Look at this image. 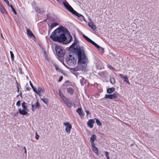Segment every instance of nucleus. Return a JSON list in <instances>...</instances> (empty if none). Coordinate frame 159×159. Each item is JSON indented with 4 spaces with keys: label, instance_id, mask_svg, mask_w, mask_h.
Here are the masks:
<instances>
[{
    "label": "nucleus",
    "instance_id": "obj_1",
    "mask_svg": "<svg viewBox=\"0 0 159 159\" xmlns=\"http://www.w3.org/2000/svg\"><path fill=\"white\" fill-rule=\"evenodd\" d=\"M50 38L54 41L63 43L67 44L71 41L72 37L70 35L68 36V39L65 35V32L63 29V27L57 28L52 32L50 36Z\"/></svg>",
    "mask_w": 159,
    "mask_h": 159
},
{
    "label": "nucleus",
    "instance_id": "obj_2",
    "mask_svg": "<svg viewBox=\"0 0 159 159\" xmlns=\"http://www.w3.org/2000/svg\"><path fill=\"white\" fill-rule=\"evenodd\" d=\"M74 51L78 58V63L82 65V66L83 69L85 68L87 66L88 59L83 48L79 47L75 48Z\"/></svg>",
    "mask_w": 159,
    "mask_h": 159
},
{
    "label": "nucleus",
    "instance_id": "obj_3",
    "mask_svg": "<svg viewBox=\"0 0 159 159\" xmlns=\"http://www.w3.org/2000/svg\"><path fill=\"white\" fill-rule=\"evenodd\" d=\"M63 4L66 8L73 14L77 16L78 17L82 16V15L76 12L73 8L67 2L65 1L63 2Z\"/></svg>",
    "mask_w": 159,
    "mask_h": 159
},
{
    "label": "nucleus",
    "instance_id": "obj_4",
    "mask_svg": "<svg viewBox=\"0 0 159 159\" xmlns=\"http://www.w3.org/2000/svg\"><path fill=\"white\" fill-rule=\"evenodd\" d=\"M21 106L22 109L20 108L18 109V111L20 114L22 115H26L28 114V110L27 109V106L26 102H23L21 103Z\"/></svg>",
    "mask_w": 159,
    "mask_h": 159
},
{
    "label": "nucleus",
    "instance_id": "obj_5",
    "mask_svg": "<svg viewBox=\"0 0 159 159\" xmlns=\"http://www.w3.org/2000/svg\"><path fill=\"white\" fill-rule=\"evenodd\" d=\"M83 37L88 42H90L92 43L93 45L96 48H97L98 50H101L102 52H104V49L101 47H100L98 45L93 41H92L90 39L88 38L87 36H85L84 34H83Z\"/></svg>",
    "mask_w": 159,
    "mask_h": 159
},
{
    "label": "nucleus",
    "instance_id": "obj_6",
    "mask_svg": "<svg viewBox=\"0 0 159 159\" xmlns=\"http://www.w3.org/2000/svg\"><path fill=\"white\" fill-rule=\"evenodd\" d=\"M66 62L70 66H74L76 63V61L75 59L73 56L72 55H69L66 59Z\"/></svg>",
    "mask_w": 159,
    "mask_h": 159
},
{
    "label": "nucleus",
    "instance_id": "obj_7",
    "mask_svg": "<svg viewBox=\"0 0 159 159\" xmlns=\"http://www.w3.org/2000/svg\"><path fill=\"white\" fill-rule=\"evenodd\" d=\"M55 50L57 55L59 57H62L64 55V51L61 49L59 47L56 46Z\"/></svg>",
    "mask_w": 159,
    "mask_h": 159
},
{
    "label": "nucleus",
    "instance_id": "obj_8",
    "mask_svg": "<svg viewBox=\"0 0 159 159\" xmlns=\"http://www.w3.org/2000/svg\"><path fill=\"white\" fill-rule=\"evenodd\" d=\"M118 96L119 95L117 93H114L111 94H106L104 98L111 99H115L117 98Z\"/></svg>",
    "mask_w": 159,
    "mask_h": 159
},
{
    "label": "nucleus",
    "instance_id": "obj_9",
    "mask_svg": "<svg viewBox=\"0 0 159 159\" xmlns=\"http://www.w3.org/2000/svg\"><path fill=\"white\" fill-rule=\"evenodd\" d=\"M63 125H65L66 127L65 128V131L67 133H70V130L72 128V125L70 124L69 122H64Z\"/></svg>",
    "mask_w": 159,
    "mask_h": 159
},
{
    "label": "nucleus",
    "instance_id": "obj_10",
    "mask_svg": "<svg viewBox=\"0 0 159 159\" xmlns=\"http://www.w3.org/2000/svg\"><path fill=\"white\" fill-rule=\"evenodd\" d=\"M58 25L59 24L57 22H52L50 24V28H49L48 29V33H50L51 30L54 27Z\"/></svg>",
    "mask_w": 159,
    "mask_h": 159
},
{
    "label": "nucleus",
    "instance_id": "obj_11",
    "mask_svg": "<svg viewBox=\"0 0 159 159\" xmlns=\"http://www.w3.org/2000/svg\"><path fill=\"white\" fill-rule=\"evenodd\" d=\"M96 139V136L95 134H93L92 135L90 138V140L91 144V145L94 146V140Z\"/></svg>",
    "mask_w": 159,
    "mask_h": 159
},
{
    "label": "nucleus",
    "instance_id": "obj_12",
    "mask_svg": "<svg viewBox=\"0 0 159 159\" xmlns=\"http://www.w3.org/2000/svg\"><path fill=\"white\" fill-rule=\"evenodd\" d=\"M0 11L3 14H7V11L5 8L3 6L1 2H0Z\"/></svg>",
    "mask_w": 159,
    "mask_h": 159
},
{
    "label": "nucleus",
    "instance_id": "obj_13",
    "mask_svg": "<svg viewBox=\"0 0 159 159\" xmlns=\"http://www.w3.org/2000/svg\"><path fill=\"white\" fill-rule=\"evenodd\" d=\"M119 75L121 78H123L124 79L125 81L128 84H130V83L129 81L127 75H125L124 76H123V75L121 74H119Z\"/></svg>",
    "mask_w": 159,
    "mask_h": 159
},
{
    "label": "nucleus",
    "instance_id": "obj_14",
    "mask_svg": "<svg viewBox=\"0 0 159 159\" xmlns=\"http://www.w3.org/2000/svg\"><path fill=\"white\" fill-rule=\"evenodd\" d=\"M95 121L93 119H90L88 122V125L89 126L90 128H92L93 127V124Z\"/></svg>",
    "mask_w": 159,
    "mask_h": 159
},
{
    "label": "nucleus",
    "instance_id": "obj_15",
    "mask_svg": "<svg viewBox=\"0 0 159 159\" xmlns=\"http://www.w3.org/2000/svg\"><path fill=\"white\" fill-rule=\"evenodd\" d=\"M44 91V89L43 87H39L37 88V93L40 95L41 93H43Z\"/></svg>",
    "mask_w": 159,
    "mask_h": 159
},
{
    "label": "nucleus",
    "instance_id": "obj_16",
    "mask_svg": "<svg viewBox=\"0 0 159 159\" xmlns=\"http://www.w3.org/2000/svg\"><path fill=\"white\" fill-rule=\"evenodd\" d=\"M26 32L27 35L29 36L30 37H35L34 34H33V33L30 29H27L26 30Z\"/></svg>",
    "mask_w": 159,
    "mask_h": 159
},
{
    "label": "nucleus",
    "instance_id": "obj_17",
    "mask_svg": "<svg viewBox=\"0 0 159 159\" xmlns=\"http://www.w3.org/2000/svg\"><path fill=\"white\" fill-rule=\"evenodd\" d=\"M89 26L90 27L92 30H95L96 29V25H94L93 23L92 22H90L89 23Z\"/></svg>",
    "mask_w": 159,
    "mask_h": 159
},
{
    "label": "nucleus",
    "instance_id": "obj_18",
    "mask_svg": "<svg viewBox=\"0 0 159 159\" xmlns=\"http://www.w3.org/2000/svg\"><path fill=\"white\" fill-rule=\"evenodd\" d=\"M76 112L78 113L80 116H84V115L83 111L82 110L81 108H79L76 111Z\"/></svg>",
    "mask_w": 159,
    "mask_h": 159
},
{
    "label": "nucleus",
    "instance_id": "obj_19",
    "mask_svg": "<svg viewBox=\"0 0 159 159\" xmlns=\"http://www.w3.org/2000/svg\"><path fill=\"white\" fill-rule=\"evenodd\" d=\"M92 146L93 152L96 153L97 156H98L99 155V153L98 148L95 146V144H94V146L92 145Z\"/></svg>",
    "mask_w": 159,
    "mask_h": 159
},
{
    "label": "nucleus",
    "instance_id": "obj_20",
    "mask_svg": "<svg viewBox=\"0 0 159 159\" xmlns=\"http://www.w3.org/2000/svg\"><path fill=\"white\" fill-rule=\"evenodd\" d=\"M115 88L114 87L108 88L107 89V92L108 93H111L114 91Z\"/></svg>",
    "mask_w": 159,
    "mask_h": 159
},
{
    "label": "nucleus",
    "instance_id": "obj_21",
    "mask_svg": "<svg viewBox=\"0 0 159 159\" xmlns=\"http://www.w3.org/2000/svg\"><path fill=\"white\" fill-rule=\"evenodd\" d=\"M67 91L68 93L70 94H73L74 93L73 89L71 87L67 88Z\"/></svg>",
    "mask_w": 159,
    "mask_h": 159
},
{
    "label": "nucleus",
    "instance_id": "obj_22",
    "mask_svg": "<svg viewBox=\"0 0 159 159\" xmlns=\"http://www.w3.org/2000/svg\"><path fill=\"white\" fill-rule=\"evenodd\" d=\"M64 103H65L67 106L69 108H71L72 106V104L71 102L69 101H68V100Z\"/></svg>",
    "mask_w": 159,
    "mask_h": 159
},
{
    "label": "nucleus",
    "instance_id": "obj_23",
    "mask_svg": "<svg viewBox=\"0 0 159 159\" xmlns=\"http://www.w3.org/2000/svg\"><path fill=\"white\" fill-rule=\"evenodd\" d=\"M41 100L45 104H48V100L47 98H43Z\"/></svg>",
    "mask_w": 159,
    "mask_h": 159
},
{
    "label": "nucleus",
    "instance_id": "obj_24",
    "mask_svg": "<svg viewBox=\"0 0 159 159\" xmlns=\"http://www.w3.org/2000/svg\"><path fill=\"white\" fill-rule=\"evenodd\" d=\"M110 82L112 84H115L116 81L115 79L114 78H111L110 79Z\"/></svg>",
    "mask_w": 159,
    "mask_h": 159
},
{
    "label": "nucleus",
    "instance_id": "obj_25",
    "mask_svg": "<svg viewBox=\"0 0 159 159\" xmlns=\"http://www.w3.org/2000/svg\"><path fill=\"white\" fill-rule=\"evenodd\" d=\"M96 122L97 125L99 126H101L102 125V123L100 121V120L98 119H96Z\"/></svg>",
    "mask_w": 159,
    "mask_h": 159
},
{
    "label": "nucleus",
    "instance_id": "obj_26",
    "mask_svg": "<svg viewBox=\"0 0 159 159\" xmlns=\"http://www.w3.org/2000/svg\"><path fill=\"white\" fill-rule=\"evenodd\" d=\"M40 106V105L38 102V101H37L35 104V109H36L37 108H39V107Z\"/></svg>",
    "mask_w": 159,
    "mask_h": 159
},
{
    "label": "nucleus",
    "instance_id": "obj_27",
    "mask_svg": "<svg viewBox=\"0 0 159 159\" xmlns=\"http://www.w3.org/2000/svg\"><path fill=\"white\" fill-rule=\"evenodd\" d=\"M10 52L11 55V59L12 60H13L14 59V55L12 52H11V51H10Z\"/></svg>",
    "mask_w": 159,
    "mask_h": 159
},
{
    "label": "nucleus",
    "instance_id": "obj_28",
    "mask_svg": "<svg viewBox=\"0 0 159 159\" xmlns=\"http://www.w3.org/2000/svg\"><path fill=\"white\" fill-rule=\"evenodd\" d=\"M61 99L63 100L64 103L66 102L67 101H68V100L65 97H64V98Z\"/></svg>",
    "mask_w": 159,
    "mask_h": 159
},
{
    "label": "nucleus",
    "instance_id": "obj_29",
    "mask_svg": "<svg viewBox=\"0 0 159 159\" xmlns=\"http://www.w3.org/2000/svg\"><path fill=\"white\" fill-rule=\"evenodd\" d=\"M16 105L18 106V107H19L20 105V100H18L17 101V102L16 103Z\"/></svg>",
    "mask_w": 159,
    "mask_h": 159
},
{
    "label": "nucleus",
    "instance_id": "obj_30",
    "mask_svg": "<svg viewBox=\"0 0 159 159\" xmlns=\"http://www.w3.org/2000/svg\"><path fill=\"white\" fill-rule=\"evenodd\" d=\"M59 96L61 99L64 98V97H65V96L63 95V94L61 93H59Z\"/></svg>",
    "mask_w": 159,
    "mask_h": 159
},
{
    "label": "nucleus",
    "instance_id": "obj_31",
    "mask_svg": "<svg viewBox=\"0 0 159 159\" xmlns=\"http://www.w3.org/2000/svg\"><path fill=\"white\" fill-rule=\"evenodd\" d=\"M104 152L105 153L107 158L109 157L108 152L107 151H105Z\"/></svg>",
    "mask_w": 159,
    "mask_h": 159
},
{
    "label": "nucleus",
    "instance_id": "obj_32",
    "mask_svg": "<svg viewBox=\"0 0 159 159\" xmlns=\"http://www.w3.org/2000/svg\"><path fill=\"white\" fill-rule=\"evenodd\" d=\"M39 137V135L37 134V132H35V138L36 139H38Z\"/></svg>",
    "mask_w": 159,
    "mask_h": 159
},
{
    "label": "nucleus",
    "instance_id": "obj_33",
    "mask_svg": "<svg viewBox=\"0 0 159 159\" xmlns=\"http://www.w3.org/2000/svg\"><path fill=\"white\" fill-rule=\"evenodd\" d=\"M3 1L6 2V4L8 6H10L9 2L8 0H3Z\"/></svg>",
    "mask_w": 159,
    "mask_h": 159
},
{
    "label": "nucleus",
    "instance_id": "obj_34",
    "mask_svg": "<svg viewBox=\"0 0 159 159\" xmlns=\"http://www.w3.org/2000/svg\"><path fill=\"white\" fill-rule=\"evenodd\" d=\"M107 66L110 69L114 70V68L113 67V66H111V65H107Z\"/></svg>",
    "mask_w": 159,
    "mask_h": 159
},
{
    "label": "nucleus",
    "instance_id": "obj_35",
    "mask_svg": "<svg viewBox=\"0 0 159 159\" xmlns=\"http://www.w3.org/2000/svg\"><path fill=\"white\" fill-rule=\"evenodd\" d=\"M63 79V76H61L59 78V80H58V82H61Z\"/></svg>",
    "mask_w": 159,
    "mask_h": 159
},
{
    "label": "nucleus",
    "instance_id": "obj_36",
    "mask_svg": "<svg viewBox=\"0 0 159 159\" xmlns=\"http://www.w3.org/2000/svg\"><path fill=\"white\" fill-rule=\"evenodd\" d=\"M32 89H33V90L34 91L37 93V89L36 88H35L34 87L32 88Z\"/></svg>",
    "mask_w": 159,
    "mask_h": 159
},
{
    "label": "nucleus",
    "instance_id": "obj_37",
    "mask_svg": "<svg viewBox=\"0 0 159 159\" xmlns=\"http://www.w3.org/2000/svg\"><path fill=\"white\" fill-rule=\"evenodd\" d=\"M32 89H33V90L34 91L37 93V89L36 88H35L34 87L32 88Z\"/></svg>",
    "mask_w": 159,
    "mask_h": 159
},
{
    "label": "nucleus",
    "instance_id": "obj_38",
    "mask_svg": "<svg viewBox=\"0 0 159 159\" xmlns=\"http://www.w3.org/2000/svg\"><path fill=\"white\" fill-rule=\"evenodd\" d=\"M12 11L14 12V13L16 15L17 14V13L16 11L15 10V9L13 8L12 9Z\"/></svg>",
    "mask_w": 159,
    "mask_h": 159
},
{
    "label": "nucleus",
    "instance_id": "obj_39",
    "mask_svg": "<svg viewBox=\"0 0 159 159\" xmlns=\"http://www.w3.org/2000/svg\"><path fill=\"white\" fill-rule=\"evenodd\" d=\"M31 107H32V110L33 111H34V109H35V106L33 105H31Z\"/></svg>",
    "mask_w": 159,
    "mask_h": 159
},
{
    "label": "nucleus",
    "instance_id": "obj_40",
    "mask_svg": "<svg viewBox=\"0 0 159 159\" xmlns=\"http://www.w3.org/2000/svg\"><path fill=\"white\" fill-rule=\"evenodd\" d=\"M26 89L27 90H28V91H30L31 89L29 87H26Z\"/></svg>",
    "mask_w": 159,
    "mask_h": 159
},
{
    "label": "nucleus",
    "instance_id": "obj_41",
    "mask_svg": "<svg viewBox=\"0 0 159 159\" xmlns=\"http://www.w3.org/2000/svg\"><path fill=\"white\" fill-rule=\"evenodd\" d=\"M30 86H31V87H32H32H34V86H33V84H32L31 83V81H30Z\"/></svg>",
    "mask_w": 159,
    "mask_h": 159
},
{
    "label": "nucleus",
    "instance_id": "obj_42",
    "mask_svg": "<svg viewBox=\"0 0 159 159\" xmlns=\"http://www.w3.org/2000/svg\"><path fill=\"white\" fill-rule=\"evenodd\" d=\"M17 92L18 93L19 92V87H18V85L17 86Z\"/></svg>",
    "mask_w": 159,
    "mask_h": 159
},
{
    "label": "nucleus",
    "instance_id": "obj_43",
    "mask_svg": "<svg viewBox=\"0 0 159 159\" xmlns=\"http://www.w3.org/2000/svg\"><path fill=\"white\" fill-rule=\"evenodd\" d=\"M24 149L25 153H26V148L25 147H24Z\"/></svg>",
    "mask_w": 159,
    "mask_h": 159
},
{
    "label": "nucleus",
    "instance_id": "obj_44",
    "mask_svg": "<svg viewBox=\"0 0 159 159\" xmlns=\"http://www.w3.org/2000/svg\"><path fill=\"white\" fill-rule=\"evenodd\" d=\"M86 114H87V115H89V111H88V110L86 111Z\"/></svg>",
    "mask_w": 159,
    "mask_h": 159
},
{
    "label": "nucleus",
    "instance_id": "obj_45",
    "mask_svg": "<svg viewBox=\"0 0 159 159\" xmlns=\"http://www.w3.org/2000/svg\"><path fill=\"white\" fill-rule=\"evenodd\" d=\"M8 6L9 7H10L11 8V9L14 8L13 7V6L11 5H10V6Z\"/></svg>",
    "mask_w": 159,
    "mask_h": 159
},
{
    "label": "nucleus",
    "instance_id": "obj_46",
    "mask_svg": "<svg viewBox=\"0 0 159 159\" xmlns=\"http://www.w3.org/2000/svg\"><path fill=\"white\" fill-rule=\"evenodd\" d=\"M55 67H56V70H57V69H58V68L57 67V66H55Z\"/></svg>",
    "mask_w": 159,
    "mask_h": 159
},
{
    "label": "nucleus",
    "instance_id": "obj_47",
    "mask_svg": "<svg viewBox=\"0 0 159 159\" xmlns=\"http://www.w3.org/2000/svg\"><path fill=\"white\" fill-rule=\"evenodd\" d=\"M107 159H110V157L108 158H107Z\"/></svg>",
    "mask_w": 159,
    "mask_h": 159
},
{
    "label": "nucleus",
    "instance_id": "obj_48",
    "mask_svg": "<svg viewBox=\"0 0 159 159\" xmlns=\"http://www.w3.org/2000/svg\"><path fill=\"white\" fill-rule=\"evenodd\" d=\"M133 145V144H131V146H132V145Z\"/></svg>",
    "mask_w": 159,
    "mask_h": 159
},
{
    "label": "nucleus",
    "instance_id": "obj_49",
    "mask_svg": "<svg viewBox=\"0 0 159 159\" xmlns=\"http://www.w3.org/2000/svg\"><path fill=\"white\" fill-rule=\"evenodd\" d=\"M57 2H59L58 0H57Z\"/></svg>",
    "mask_w": 159,
    "mask_h": 159
},
{
    "label": "nucleus",
    "instance_id": "obj_50",
    "mask_svg": "<svg viewBox=\"0 0 159 159\" xmlns=\"http://www.w3.org/2000/svg\"><path fill=\"white\" fill-rule=\"evenodd\" d=\"M73 44H75V43H73Z\"/></svg>",
    "mask_w": 159,
    "mask_h": 159
}]
</instances>
